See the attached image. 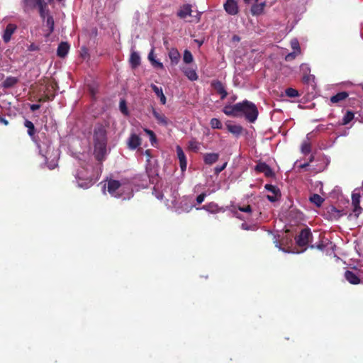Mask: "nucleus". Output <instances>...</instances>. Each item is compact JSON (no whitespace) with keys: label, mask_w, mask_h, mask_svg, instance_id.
<instances>
[{"label":"nucleus","mask_w":363,"mask_h":363,"mask_svg":"<svg viewBox=\"0 0 363 363\" xmlns=\"http://www.w3.org/2000/svg\"><path fill=\"white\" fill-rule=\"evenodd\" d=\"M148 59L151 62V61H153V60L155 59L154 58V55H153V50H152L151 52L149 53L148 55Z\"/></svg>","instance_id":"obj_54"},{"label":"nucleus","mask_w":363,"mask_h":363,"mask_svg":"<svg viewBox=\"0 0 363 363\" xmlns=\"http://www.w3.org/2000/svg\"><path fill=\"white\" fill-rule=\"evenodd\" d=\"M210 125L213 129H221L222 123L219 119L213 118L210 121Z\"/></svg>","instance_id":"obj_38"},{"label":"nucleus","mask_w":363,"mask_h":363,"mask_svg":"<svg viewBox=\"0 0 363 363\" xmlns=\"http://www.w3.org/2000/svg\"><path fill=\"white\" fill-rule=\"evenodd\" d=\"M198 44H199L201 45H202V42L201 43L198 42Z\"/></svg>","instance_id":"obj_61"},{"label":"nucleus","mask_w":363,"mask_h":363,"mask_svg":"<svg viewBox=\"0 0 363 363\" xmlns=\"http://www.w3.org/2000/svg\"><path fill=\"white\" fill-rule=\"evenodd\" d=\"M193 60L194 58L191 52L188 50H185L183 56L184 62L186 64H189L193 62Z\"/></svg>","instance_id":"obj_36"},{"label":"nucleus","mask_w":363,"mask_h":363,"mask_svg":"<svg viewBox=\"0 0 363 363\" xmlns=\"http://www.w3.org/2000/svg\"><path fill=\"white\" fill-rule=\"evenodd\" d=\"M242 229H245V230H248L249 229V228L245 223L242 224Z\"/></svg>","instance_id":"obj_58"},{"label":"nucleus","mask_w":363,"mask_h":363,"mask_svg":"<svg viewBox=\"0 0 363 363\" xmlns=\"http://www.w3.org/2000/svg\"><path fill=\"white\" fill-rule=\"evenodd\" d=\"M264 188L268 191L272 193L274 195H279L280 196L279 189L278 187H277L276 186L267 184L264 186Z\"/></svg>","instance_id":"obj_34"},{"label":"nucleus","mask_w":363,"mask_h":363,"mask_svg":"<svg viewBox=\"0 0 363 363\" xmlns=\"http://www.w3.org/2000/svg\"><path fill=\"white\" fill-rule=\"evenodd\" d=\"M285 94L288 97L290 98H294L299 96L298 91L296 89L291 87L287 88L285 90Z\"/></svg>","instance_id":"obj_37"},{"label":"nucleus","mask_w":363,"mask_h":363,"mask_svg":"<svg viewBox=\"0 0 363 363\" xmlns=\"http://www.w3.org/2000/svg\"><path fill=\"white\" fill-rule=\"evenodd\" d=\"M45 25L48 27V35L54 31L55 22L52 15H48L47 18L44 20Z\"/></svg>","instance_id":"obj_30"},{"label":"nucleus","mask_w":363,"mask_h":363,"mask_svg":"<svg viewBox=\"0 0 363 363\" xmlns=\"http://www.w3.org/2000/svg\"><path fill=\"white\" fill-rule=\"evenodd\" d=\"M309 165V163L308 162H306V163H304V164H302L300 165V167L302 168V169H305Z\"/></svg>","instance_id":"obj_56"},{"label":"nucleus","mask_w":363,"mask_h":363,"mask_svg":"<svg viewBox=\"0 0 363 363\" xmlns=\"http://www.w3.org/2000/svg\"><path fill=\"white\" fill-rule=\"evenodd\" d=\"M219 159L218 153H206L203 155V162L206 164L211 165Z\"/></svg>","instance_id":"obj_17"},{"label":"nucleus","mask_w":363,"mask_h":363,"mask_svg":"<svg viewBox=\"0 0 363 363\" xmlns=\"http://www.w3.org/2000/svg\"><path fill=\"white\" fill-rule=\"evenodd\" d=\"M98 177L99 173L95 172V168L92 164L82 167L76 175L78 186L83 189L91 187L98 180Z\"/></svg>","instance_id":"obj_3"},{"label":"nucleus","mask_w":363,"mask_h":363,"mask_svg":"<svg viewBox=\"0 0 363 363\" xmlns=\"http://www.w3.org/2000/svg\"><path fill=\"white\" fill-rule=\"evenodd\" d=\"M354 115L353 112H352L350 111H347L342 118V124L343 125L348 124L354 118Z\"/></svg>","instance_id":"obj_35"},{"label":"nucleus","mask_w":363,"mask_h":363,"mask_svg":"<svg viewBox=\"0 0 363 363\" xmlns=\"http://www.w3.org/2000/svg\"><path fill=\"white\" fill-rule=\"evenodd\" d=\"M211 86L218 94L220 95V99L222 100L227 96L228 92L225 90L224 84L220 81L216 80L212 82Z\"/></svg>","instance_id":"obj_8"},{"label":"nucleus","mask_w":363,"mask_h":363,"mask_svg":"<svg viewBox=\"0 0 363 363\" xmlns=\"http://www.w3.org/2000/svg\"><path fill=\"white\" fill-rule=\"evenodd\" d=\"M119 107H120V110H121L122 113H123L124 115H128V108H127V106H126V102H125V100H121L120 101Z\"/></svg>","instance_id":"obj_41"},{"label":"nucleus","mask_w":363,"mask_h":363,"mask_svg":"<svg viewBox=\"0 0 363 363\" xmlns=\"http://www.w3.org/2000/svg\"><path fill=\"white\" fill-rule=\"evenodd\" d=\"M246 4H251L252 2H257L259 0H243Z\"/></svg>","instance_id":"obj_55"},{"label":"nucleus","mask_w":363,"mask_h":363,"mask_svg":"<svg viewBox=\"0 0 363 363\" xmlns=\"http://www.w3.org/2000/svg\"><path fill=\"white\" fill-rule=\"evenodd\" d=\"M206 194L205 192L201 193L196 197V202L198 204H201L205 199Z\"/></svg>","instance_id":"obj_47"},{"label":"nucleus","mask_w":363,"mask_h":363,"mask_svg":"<svg viewBox=\"0 0 363 363\" xmlns=\"http://www.w3.org/2000/svg\"><path fill=\"white\" fill-rule=\"evenodd\" d=\"M201 209H203V210H205L208 212H210L211 213H216L219 212V210H220L218 204L214 202H210L206 205H203L201 207Z\"/></svg>","instance_id":"obj_26"},{"label":"nucleus","mask_w":363,"mask_h":363,"mask_svg":"<svg viewBox=\"0 0 363 363\" xmlns=\"http://www.w3.org/2000/svg\"><path fill=\"white\" fill-rule=\"evenodd\" d=\"M184 73L185 76L188 77L191 81L196 80L198 79V75L196 72V71L191 68V67H186L184 69Z\"/></svg>","instance_id":"obj_29"},{"label":"nucleus","mask_w":363,"mask_h":363,"mask_svg":"<svg viewBox=\"0 0 363 363\" xmlns=\"http://www.w3.org/2000/svg\"><path fill=\"white\" fill-rule=\"evenodd\" d=\"M240 37H239V36H238V35H234V36L233 37V41H240Z\"/></svg>","instance_id":"obj_57"},{"label":"nucleus","mask_w":363,"mask_h":363,"mask_svg":"<svg viewBox=\"0 0 363 363\" xmlns=\"http://www.w3.org/2000/svg\"><path fill=\"white\" fill-rule=\"evenodd\" d=\"M40 16L45 20L48 15H50V11L48 7V4L45 0L37 6Z\"/></svg>","instance_id":"obj_18"},{"label":"nucleus","mask_w":363,"mask_h":363,"mask_svg":"<svg viewBox=\"0 0 363 363\" xmlns=\"http://www.w3.org/2000/svg\"><path fill=\"white\" fill-rule=\"evenodd\" d=\"M39 49H40L39 47L34 43H31L28 48V50L29 51H36V50H39Z\"/></svg>","instance_id":"obj_50"},{"label":"nucleus","mask_w":363,"mask_h":363,"mask_svg":"<svg viewBox=\"0 0 363 363\" xmlns=\"http://www.w3.org/2000/svg\"><path fill=\"white\" fill-rule=\"evenodd\" d=\"M226 166H227V162H225L221 166H216L214 169L215 174H218L219 173H220L223 170H224L225 169Z\"/></svg>","instance_id":"obj_46"},{"label":"nucleus","mask_w":363,"mask_h":363,"mask_svg":"<svg viewBox=\"0 0 363 363\" xmlns=\"http://www.w3.org/2000/svg\"><path fill=\"white\" fill-rule=\"evenodd\" d=\"M188 147L189 150L197 152L200 149V143L195 139H192L189 142Z\"/></svg>","instance_id":"obj_32"},{"label":"nucleus","mask_w":363,"mask_h":363,"mask_svg":"<svg viewBox=\"0 0 363 363\" xmlns=\"http://www.w3.org/2000/svg\"><path fill=\"white\" fill-rule=\"evenodd\" d=\"M69 50V45L67 42H61L57 50V55L60 57H65Z\"/></svg>","instance_id":"obj_15"},{"label":"nucleus","mask_w":363,"mask_h":363,"mask_svg":"<svg viewBox=\"0 0 363 363\" xmlns=\"http://www.w3.org/2000/svg\"><path fill=\"white\" fill-rule=\"evenodd\" d=\"M345 278L349 283L353 285L359 284L361 282L359 277L350 270H347L345 272Z\"/></svg>","instance_id":"obj_14"},{"label":"nucleus","mask_w":363,"mask_h":363,"mask_svg":"<svg viewBox=\"0 0 363 363\" xmlns=\"http://www.w3.org/2000/svg\"><path fill=\"white\" fill-rule=\"evenodd\" d=\"M145 154L150 157V150H146V151H145Z\"/></svg>","instance_id":"obj_60"},{"label":"nucleus","mask_w":363,"mask_h":363,"mask_svg":"<svg viewBox=\"0 0 363 363\" xmlns=\"http://www.w3.org/2000/svg\"><path fill=\"white\" fill-rule=\"evenodd\" d=\"M310 247L311 249H318V250H323L325 247V245H323V243L322 242H320V243H318V245H311Z\"/></svg>","instance_id":"obj_49"},{"label":"nucleus","mask_w":363,"mask_h":363,"mask_svg":"<svg viewBox=\"0 0 363 363\" xmlns=\"http://www.w3.org/2000/svg\"><path fill=\"white\" fill-rule=\"evenodd\" d=\"M24 126L28 128L27 133L28 135L33 140H35V128L33 122L26 119L24 122Z\"/></svg>","instance_id":"obj_24"},{"label":"nucleus","mask_w":363,"mask_h":363,"mask_svg":"<svg viewBox=\"0 0 363 363\" xmlns=\"http://www.w3.org/2000/svg\"><path fill=\"white\" fill-rule=\"evenodd\" d=\"M312 237L313 235L310 228H303L298 235L295 238L296 242L299 247H306L311 242Z\"/></svg>","instance_id":"obj_4"},{"label":"nucleus","mask_w":363,"mask_h":363,"mask_svg":"<svg viewBox=\"0 0 363 363\" xmlns=\"http://www.w3.org/2000/svg\"><path fill=\"white\" fill-rule=\"evenodd\" d=\"M198 44H199L201 45H202V42L201 43L198 42Z\"/></svg>","instance_id":"obj_62"},{"label":"nucleus","mask_w":363,"mask_h":363,"mask_svg":"<svg viewBox=\"0 0 363 363\" xmlns=\"http://www.w3.org/2000/svg\"><path fill=\"white\" fill-rule=\"evenodd\" d=\"M310 201L314 203L317 207H320L324 201V199L317 194H313L310 197Z\"/></svg>","instance_id":"obj_31"},{"label":"nucleus","mask_w":363,"mask_h":363,"mask_svg":"<svg viewBox=\"0 0 363 363\" xmlns=\"http://www.w3.org/2000/svg\"><path fill=\"white\" fill-rule=\"evenodd\" d=\"M291 45L294 52L301 53V48L299 45V43L296 39H294L291 41Z\"/></svg>","instance_id":"obj_39"},{"label":"nucleus","mask_w":363,"mask_h":363,"mask_svg":"<svg viewBox=\"0 0 363 363\" xmlns=\"http://www.w3.org/2000/svg\"><path fill=\"white\" fill-rule=\"evenodd\" d=\"M255 170L257 172L263 173L267 177H273L274 173L272 168L265 162H259L255 167Z\"/></svg>","instance_id":"obj_7"},{"label":"nucleus","mask_w":363,"mask_h":363,"mask_svg":"<svg viewBox=\"0 0 363 363\" xmlns=\"http://www.w3.org/2000/svg\"><path fill=\"white\" fill-rule=\"evenodd\" d=\"M151 63L156 68L161 69L164 68L163 64L162 62L157 61L155 59H154L153 61H151Z\"/></svg>","instance_id":"obj_48"},{"label":"nucleus","mask_w":363,"mask_h":363,"mask_svg":"<svg viewBox=\"0 0 363 363\" xmlns=\"http://www.w3.org/2000/svg\"><path fill=\"white\" fill-rule=\"evenodd\" d=\"M144 130L150 136V140L151 143L153 145V143L157 141V137L155 133L152 130L147 128H145Z\"/></svg>","instance_id":"obj_40"},{"label":"nucleus","mask_w":363,"mask_h":363,"mask_svg":"<svg viewBox=\"0 0 363 363\" xmlns=\"http://www.w3.org/2000/svg\"><path fill=\"white\" fill-rule=\"evenodd\" d=\"M348 93L347 91L338 92L335 95L330 97V101L333 104L339 103L348 97Z\"/></svg>","instance_id":"obj_23"},{"label":"nucleus","mask_w":363,"mask_h":363,"mask_svg":"<svg viewBox=\"0 0 363 363\" xmlns=\"http://www.w3.org/2000/svg\"><path fill=\"white\" fill-rule=\"evenodd\" d=\"M44 0H22V6L26 12L33 10L37 8V6L43 2Z\"/></svg>","instance_id":"obj_12"},{"label":"nucleus","mask_w":363,"mask_h":363,"mask_svg":"<svg viewBox=\"0 0 363 363\" xmlns=\"http://www.w3.org/2000/svg\"><path fill=\"white\" fill-rule=\"evenodd\" d=\"M0 123L4 125H8L9 123L8 120H6L4 117L0 115Z\"/></svg>","instance_id":"obj_53"},{"label":"nucleus","mask_w":363,"mask_h":363,"mask_svg":"<svg viewBox=\"0 0 363 363\" xmlns=\"http://www.w3.org/2000/svg\"><path fill=\"white\" fill-rule=\"evenodd\" d=\"M150 87L152 88V91L155 92V94L157 95L158 98H160V102L162 104L164 105L167 102L166 96H164L162 89L161 87H158L154 84H152L150 85Z\"/></svg>","instance_id":"obj_19"},{"label":"nucleus","mask_w":363,"mask_h":363,"mask_svg":"<svg viewBox=\"0 0 363 363\" xmlns=\"http://www.w3.org/2000/svg\"><path fill=\"white\" fill-rule=\"evenodd\" d=\"M48 91H49V87H48L44 92H46ZM54 97H55V94H49L45 93L41 97H40L38 99V101L43 103V102L49 101H52Z\"/></svg>","instance_id":"obj_33"},{"label":"nucleus","mask_w":363,"mask_h":363,"mask_svg":"<svg viewBox=\"0 0 363 363\" xmlns=\"http://www.w3.org/2000/svg\"><path fill=\"white\" fill-rule=\"evenodd\" d=\"M18 82V79L14 77H8L3 82L2 86L5 89L11 88L15 86Z\"/></svg>","instance_id":"obj_27"},{"label":"nucleus","mask_w":363,"mask_h":363,"mask_svg":"<svg viewBox=\"0 0 363 363\" xmlns=\"http://www.w3.org/2000/svg\"><path fill=\"white\" fill-rule=\"evenodd\" d=\"M191 7L190 5L186 4L178 11L177 16L181 18H185L187 16L191 15Z\"/></svg>","instance_id":"obj_25"},{"label":"nucleus","mask_w":363,"mask_h":363,"mask_svg":"<svg viewBox=\"0 0 363 363\" xmlns=\"http://www.w3.org/2000/svg\"><path fill=\"white\" fill-rule=\"evenodd\" d=\"M361 196L359 193H353L352 194V206L353 207L352 211L354 216L357 218L362 211V208L360 206Z\"/></svg>","instance_id":"obj_6"},{"label":"nucleus","mask_w":363,"mask_h":363,"mask_svg":"<svg viewBox=\"0 0 363 363\" xmlns=\"http://www.w3.org/2000/svg\"><path fill=\"white\" fill-rule=\"evenodd\" d=\"M238 208L239 211L245 213H251L252 208L250 205L238 206Z\"/></svg>","instance_id":"obj_43"},{"label":"nucleus","mask_w":363,"mask_h":363,"mask_svg":"<svg viewBox=\"0 0 363 363\" xmlns=\"http://www.w3.org/2000/svg\"><path fill=\"white\" fill-rule=\"evenodd\" d=\"M152 114L159 124L167 126L169 123L167 118L162 113L157 111L152 108Z\"/></svg>","instance_id":"obj_16"},{"label":"nucleus","mask_w":363,"mask_h":363,"mask_svg":"<svg viewBox=\"0 0 363 363\" xmlns=\"http://www.w3.org/2000/svg\"><path fill=\"white\" fill-rule=\"evenodd\" d=\"M40 108V104H31V105L30 106V109L32 111H37V110H38Z\"/></svg>","instance_id":"obj_52"},{"label":"nucleus","mask_w":363,"mask_h":363,"mask_svg":"<svg viewBox=\"0 0 363 363\" xmlns=\"http://www.w3.org/2000/svg\"><path fill=\"white\" fill-rule=\"evenodd\" d=\"M176 151H177V157L179 160V165H180L181 170L182 172H184L186 169V165H187L186 155H185L182 148L179 145L177 146Z\"/></svg>","instance_id":"obj_11"},{"label":"nucleus","mask_w":363,"mask_h":363,"mask_svg":"<svg viewBox=\"0 0 363 363\" xmlns=\"http://www.w3.org/2000/svg\"><path fill=\"white\" fill-rule=\"evenodd\" d=\"M169 57L172 64L177 65L180 59V54L177 49L172 48L169 52Z\"/></svg>","instance_id":"obj_28"},{"label":"nucleus","mask_w":363,"mask_h":363,"mask_svg":"<svg viewBox=\"0 0 363 363\" xmlns=\"http://www.w3.org/2000/svg\"><path fill=\"white\" fill-rule=\"evenodd\" d=\"M225 11L230 15H236L238 13V6L236 0H226L224 4Z\"/></svg>","instance_id":"obj_9"},{"label":"nucleus","mask_w":363,"mask_h":363,"mask_svg":"<svg viewBox=\"0 0 363 363\" xmlns=\"http://www.w3.org/2000/svg\"><path fill=\"white\" fill-rule=\"evenodd\" d=\"M94 155L96 159L101 162L106 154L107 135L106 130L102 125H98L94 130Z\"/></svg>","instance_id":"obj_2"},{"label":"nucleus","mask_w":363,"mask_h":363,"mask_svg":"<svg viewBox=\"0 0 363 363\" xmlns=\"http://www.w3.org/2000/svg\"><path fill=\"white\" fill-rule=\"evenodd\" d=\"M299 53H298L297 52H290L289 54H287L285 57V60L286 61H291L293 60H294L296 58V57L298 55Z\"/></svg>","instance_id":"obj_45"},{"label":"nucleus","mask_w":363,"mask_h":363,"mask_svg":"<svg viewBox=\"0 0 363 363\" xmlns=\"http://www.w3.org/2000/svg\"><path fill=\"white\" fill-rule=\"evenodd\" d=\"M223 112L226 116L231 117L244 116L250 123H254L259 114L256 105L246 99L234 105H225L223 107Z\"/></svg>","instance_id":"obj_1"},{"label":"nucleus","mask_w":363,"mask_h":363,"mask_svg":"<svg viewBox=\"0 0 363 363\" xmlns=\"http://www.w3.org/2000/svg\"><path fill=\"white\" fill-rule=\"evenodd\" d=\"M266 6L265 2H262L260 4H255L251 7V13L254 16H259L262 13L264 9Z\"/></svg>","instance_id":"obj_22"},{"label":"nucleus","mask_w":363,"mask_h":363,"mask_svg":"<svg viewBox=\"0 0 363 363\" xmlns=\"http://www.w3.org/2000/svg\"><path fill=\"white\" fill-rule=\"evenodd\" d=\"M328 213L334 215L335 217H337V218L340 217V216H341L340 211L339 210H337L335 206H331L330 208V210L328 211Z\"/></svg>","instance_id":"obj_44"},{"label":"nucleus","mask_w":363,"mask_h":363,"mask_svg":"<svg viewBox=\"0 0 363 363\" xmlns=\"http://www.w3.org/2000/svg\"><path fill=\"white\" fill-rule=\"evenodd\" d=\"M226 128L230 133L237 136L241 135L243 130V128L240 125L227 123Z\"/></svg>","instance_id":"obj_21"},{"label":"nucleus","mask_w":363,"mask_h":363,"mask_svg":"<svg viewBox=\"0 0 363 363\" xmlns=\"http://www.w3.org/2000/svg\"><path fill=\"white\" fill-rule=\"evenodd\" d=\"M16 29L17 26L15 24L9 23L6 26L2 36L3 40L5 43H8L11 40V36Z\"/></svg>","instance_id":"obj_10"},{"label":"nucleus","mask_w":363,"mask_h":363,"mask_svg":"<svg viewBox=\"0 0 363 363\" xmlns=\"http://www.w3.org/2000/svg\"><path fill=\"white\" fill-rule=\"evenodd\" d=\"M121 184L119 181L110 179L107 180V191L114 197L118 198L121 194H118V190L120 189Z\"/></svg>","instance_id":"obj_5"},{"label":"nucleus","mask_w":363,"mask_h":363,"mask_svg":"<svg viewBox=\"0 0 363 363\" xmlns=\"http://www.w3.org/2000/svg\"><path fill=\"white\" fill-rule=\"evenodd\" d=\"M278 196H279V195H274V194H273L272 196H271V195H267V199H268L269 201H271V202H274V201H277V199H278Z\"/></svg>","instance_id":"obj_51"},{"label":"nucleus","mask_w":363,"mask_h":363,"mask_svg":"<svg viewBox=\"0 0 363 363\" xmlns=\"http://www.w3.org/2000/svg\"><path fill=\"white\" fill-rule=\"evenodd\" d=\"M311 145L308 143H305L301 146V151L304 154H308L311 152Z\"/></svg>","instance_id":"obj_42"},{"label":"nucleus","mask_w":363,"mask_h":363,"mask_svg":"<svg viewBox=\"0 0 363 363\" xmlns=\"http://www.w3.org/2000/svg\"><path fill=\"white\" fill-rule=\"evenodd\" d=\"M129 62L132 68L135 69L138 67L140 65V57L139 54L135 51H133L130 54Z\"/></svg>","instance_id":"obj_20"},{"label":"nucleus","mask_w":363,"mask_h":363,"mask_svg":"<svg viewBox=\"0 0 363 363\" xmlns=\"http://www.w3.org/2000/svg\"><path fill=\"white\" fill-rule=\"evenodd\" d=\"M141 145V138L136 134H131L128 141V148L135 150Z\"/></svg>","instance_id":"obj_13"},{"label":"nucleus","mask_w":363,"mask_h":363,"mask_svg":"<svg viewBox=\"0 0 363 363\" xmlns=\"http://www.w3.org/2000/svg\"><path fill=\"white\" fill-rule=\"evenodd\" d=\"M55 86H56V84H52L51 85V89L55 90Z\"/></svg>","instance_id":"obj_59"},{"label":"nucleus","mask_w":363,"mask_h":363,"mask_svg":"<svg viewBox=\"0 0 363 363\" xmlns=\"http://www.w3.org/2000/svg\"><path fill=\"white\" fill-rule=\"evenodd\" d=\"M52 0H48L49 2H50Z\"/></svg>","instance_id":"obj_63"}]
</instances>
